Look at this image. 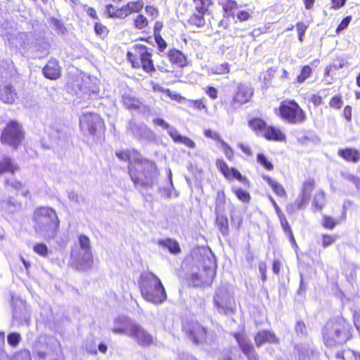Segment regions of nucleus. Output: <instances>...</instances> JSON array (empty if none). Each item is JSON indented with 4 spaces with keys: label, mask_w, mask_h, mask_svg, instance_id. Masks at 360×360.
<instances>
[{
    "label": "nucleus",
    "mask_w": 360,
    "mask_h": 360,
    "mask_svg": "<svg viewBox=\"0 0 360 360\" xmlns=\"http://www.w3.org/2000/svg\"><path fill=\"white\" fill-rule=\"evenodd\" d=\"M94 30L96 34L99 36H105L108 33V29L105 26L100 22H96L94 25Z\"/></svg>",
    "instance_id": "e2e57ef3"
},
{
    "label": "nucleus",
    "mask_w": 360,
    "mask_h": 360,
    "mask_svg": "<svg viewBox=\"0 0 360 360\" xmlns=\"http://www.w3.org/2000/svg\"><path fill=\"white\" fill-rule=\"evenodd\" d=\"M204 15H193L191 17L190 21L192 24L195 25L198 27H202L205 24V20L203 18Z\"/></svg>",
    "instance_id": "052dcab7"
},
{
    "label": "nucleus",
    "mask_w": 360,
    "mask_h": 360,
    "mask_svg": "<svg viewBox=\"0 0 360 360\" xmlns=\"http://www.w3.org/2000/svg\"><path fill=\"white\" fill-rule=\"evenodd\" d=\"M33 250L41 257H46L48 255V248L44 243H37L34 245Z\"/></svg>",
    "instance_id": "a18cd8bd"
},
{
    "label": "nucleus",
    "mask_w": 360,
    "mask_h": 360,
    "mask_svg": "<svg viewBox=\"0 0 360 360\" xmlns=\"http://www.w3.org/2000/svg\"><path fill=\"white\" fill-rule=\"evenodd\" d=\"M232 191L239 200L242 201L243 202H248L250 201V195L248 192L243 190L240 188L236 187H233Z\"/></svg>",
    "instance_id": "58836bf2"
},
{
    "label": "nucleus",
    "mask_w": 360,
    "mask_h": 360,
    "mask_svg": "<svg viewBox=\"0 0 360 360\" xmlns=\"http://www.w3.org/2000/svg\"><path fill=\"white\" fill-rule=\"evenodd\" d=\"M351 20H352V17L351 16H347L345 17L340 22V24L338 25L337 30H336V32L338 34L340 33L341 31L344 30L345 29H346L349 22H351Z\"/></svg>",
    "instance_id": "774afa93"
},
{
    "label": "nucleus",
    "mask_w": 360,
    "mask_h": 360,
    "mask_svg": "<svg viewBox=\"0 0 360 360\" xmlns=\"http://www.w3.org/2000/svg\"><path fill=\"white\" fill-rule=\"evenodd\" d=\"M44 76L50 79H56L60 76V68L55 59L49 60L43 69Z\"/></svg>",
    "instance_id": "412c9836"
},
{
    "label": "nucleus",
    "mask_w": 360,
    "mask_h": 360,
    "mask_svg": "<svg viewBox=\"0 0 360 360\" xmlns=\"http://www.w3.org/2000/svg\"><path fill=\"white\" fill-rule=\"evenodd\" d=\"M264 136L269 139L277 141H283L285 139V135L278 128L267 127Z\"/></svg>",
    "instance_id": "393cba45"
},
{
    "label": "nucleus",
    "mask_w": 360,
    "mask_h": 360,
    "mask_svg": "<svg viewBox=\"0 0 360 360\" xmlns=\"http://www.w3.org/2000/svg\"><path fill=\"white\" fill-rule=\"evenodd\" d=\"M80 129L84 135H95L103 127V122L98 114L84 112L79 119Z\"/></svg>",
    "instance_id": "1a4fd4ad"
},
{
    "label": "nucleus",
    "mask_w": 360,
    "mask_h": 360,
    "mask_svg": "<svg viewBox=\"0 0 360 360\" xmlns=\"http://www.w3.org/2000/svg\"><path fill=\"white\" fill-rule=\"evenodd\" d=\"M214 301L219 312L224 314L233 312L235 302L230 294H216Z\"/></svg>",
    "instance_id": "2eb2a0df"
},
{
    "label": "nucleus",
    "mask_w": 360,
    "mask_h": 360,
    "mask_svg": "<svg viewBox=\"0 0 360 360\" xmlns=\"http://www.w3.org/2000/svg\"><path fill=\"white\" fill-rule=\"evenodd\" d=\"M24 139L22 127L16 122L11 121L3 131L1 136V142L16 148Z\"/></svg>",
    "instance_id": "6e6552de"
},
{
    "label": "nucleus",
    "mask_w": 360,
    "mask_h": 360,
    "mask_svg": "<svg viewBox=\"0 0 360 360\" xmlns=\"http://www.w3.org/2000/svg\"><path fill=\"white\" fill-rule=\"evenodd\" d=\"M335 356L341 360H360V354L349 349L337 352Z\"/></svg>",
    "instance_id": "7c9ffc66"
},
{
    "label": "nucleus",
    "mask_w": 360,
    "mask_h": 360,
    "mask_svg": "<svg viewBox=\"0 0 360 360\" xmlns=\"http://www.w3.org/2000/svg\"><path fill=\"white\" fill-rule=\"evenodd\" d=\"M139 285L141 292H165L160 280L151 272H143L141 274Z\"/></svg>",
    "instance_id": "9b49d317"
},
{
    "label": "nucleus",
    "mask_w": 360,
    "mask_h": 360,
    "mask_svg": "<svg viewBox=\"0 0 360 360\" xmlns=\"http://www.w3.org/2000/svg\"><path fill=\"white\" fill-rule=\"evenodd\" d=\"M238 8L236 1L229 0L223 6L224 11L227 15H233L232 11Z\"/></svg>",
    "instance_id": "603ef678"
},
{
    "label": "nucleus",
    "mask_w": 360,
    "mask_h": 360,
    "mask_svg": "<svg viewBox=\"0 0 360 360\" xmlns=\"http://www.w3.org/2000/svg\"><path fill=\"white\" fill-rule=\"evenodd\" d=\"M229 72V66L227 63H224L220 64L219 65H217L213 69V72L214 74H217V75L226 74V73H228Z\"/></svg>",
    "instance_id": "4d7b16f0"
},
{
    "label": "nucleus",
    "mask_w": 360,
    "mask_h": 360,
    "mask_svg": "<svg viewBox=\"0 0 360 360\" xmlns=\"http://www.w3.org/2000/svg\"><path fill=\"white\" fill-rule=\"evenodd\" d=\"M255 344L257 347H260L264 343H278V339L276 335L268 330H262L257 333L255 337Z\"/></svg>",
    "instance_id": "4be33fe9"
},
{
    "label": "nucleus",
    "mask_w": 360,
    "mask_h": 360,
    "mask_svg": "<svg viewBox=\"0 0 360 360\" xmlns=\"http://www.w3.org/2000/svg\"><path fill=\"white\" fill-rule=\"evenodd\" d=\"M147 302L154 304L162 303L167 299V294H141Z\"/></svg>",
    "instance_id": "473e14b6"
},
{
    "label": "nucleus",
    "mask_w": 360,
    "mask_h": 360,
    "mask_svg": "<svg viewBox=\"0 0 360 360\" xmlns=\"http://www.w3.org/2000/svg\"><path fill=\"white\" fill-rule=\"evenodd\" d=\"M129 337L142 347L149 346L153 342L151 335L136 323L132 328L131 333H129Z\"/></svg>",
    "instance_id": "a211bd4d"
},
{
    "label": "nucleus",
    "mask_w": 360,
    "mask_h": 360,
    "mask_svg": "<svg viewBox=\"0 0 360 360\" xmlns=\"http://www.w3.org/2000/svg\"><path fill=\"white\" fill-rule=\"evenodd\" d=\"M11 304L13 306V316L16 318L19 313L27 310L26 302L18 294H14L11 296Z\"/></svg>",
    "instance_id": "b1692460"
},
{
    "label": "nucleus",
    "mask_w": 360,
    "mask_h": 360,
    "mask_svg": "<svg viewBox=\"0 0 360 360\" xmlns=\"http://www.w3.org/2000/svg\"><path fill=\"white\" fill-rule=\"evenodd\" d=\"M220 144L226 157L229 160H231L233 155L232 148L224 140H220Z\"/></svg>",
    "instance_id": "13d9d810"
},
{
    "label": "nucleus",
    "mask_w": 360,
    "mask_h": 360,
    "mask_svg": "<svg viewBox=\"0 0 360 360\" xmlns=\"http://www.w3.org/2000/svg\"><path fill=\"white\" fill-rule=\"evenodd\" d=\"M264 180L271 187L274 192L279 197L285 198L287 196L286 191L283 186L277 181L273 180L270 176L264 175Z\"/></svg>",
    "instance_id": "a878e982"
},
{
    "label": "nucleus",
    "mask_w": 360,
    "mask_h": 360,
    "mask_svg": "<svg viewBox=\"0 0 360 360\" xmlns=\"http://www.w3.org/2000/svg\"><path fill=\"white\" fill-rule=\"evenodd\" d=\"M314 181L311 179H308L303 183L301 193L303 194L304 195L311 198V194L312 191L314 190Z\"/></svg>",
    "instance_id": "37998d69"
},
{
    "label": "nucleus",
    "mask_w": 360,
    "mask_h": 360,
    "mask_svg": "<svg viewBox=\"0 0 360 360\" xmlns=\"http://www.w3.org/2000/svg\"><path fill=\"white\" fill-rule=\"evenodd\" d=\"M337 224V222L335 221V219L329 216L324 215L323 219V226L329 229H333L335 225Z\"/></svg>",
    "instance_id": "bf43d9fd"
},
{
    "label": "nucleus",
    "mask_w": 360,
    "mask_h": 360,
    "mask_svg": "<svg viewBox=\"0 0 360 360\" xmlns=\"http://www.w3.org/2000/svg\"><path fill=\"white\" fill-rule=\"evenodd\" d=\"M226 195L223 191H218L215 199V214H221L224 211Z\"/></svg>",
    "instance_id": "2f4dec72"
},
{
    "label": "nucleus",
    "mask_w": 360,
    "mask_h": 360,
    "mask_svg": "<svg viewBox=\"0 0 360 360\" xmlns=\"http://www.w3.org/2000/svg\"><path fill=\"white\" fill-rule=\"evenodd\" d=\"M309 199V197L304 195L303 194L301 193L300 196L298 197L295 202L296 208L300 210L305 207L306 205L308 204Z\"/></svg>",
    "instance_id": "864d4df0"
},
{
    "label": "nucleus",
    "mask_w": 360,
    "mask_h": 360,
    "mask_svg": "<svg viewBox=\"0 0 360 360\" xmlns=\"http://www.w3.org/2000/svg\"><path fill=\"white\" fill-rule=\"evenodd\" d=\"M32 223L37 235L45 239H51L57 234L60 220L54 209L39 207L33 212Z\"/></svg>",
    "instance_id": "f257e3e1"
},
{
    "label": "nucleus",
    "mask_w": 360,
    "mask_h": 360,
    "mask_svg": "<svg viewBox=\"0 0 360 360\" xmlns=\"http://www.w3.org/2000/svg\"><path fill=\"white\" fill-rule=\"evenodd\" d=\"M168 134L173 139L175 143H179L184 136L181 135L179 131L173 127H170L167 130Z\"/></svg>",
    "instance_id": "8fccbe9b"
},
{
    "label": "nucleus",
    "mask_w": 360,
    "mask_h": 360,
    "mask_svg": "<svg viewBox=\"0 0 360 360\" xmlns=\"http://www.w3.org/2000/svg\"><path fill=\"white\" fill-rule=\"evenodd\" d=\"M173 99L176 101L177 102L180 103H184L186 106L189 108H193L195 100H190L186 99V98L179 95V94H174Z\"/></svg>",
    "instance_id": "6e6d98bb"
},
{
    "label": "nucleus",
    "mask_w": 360,
    "mask_h": 360,
    "mask_svg": "<svg viewBox=\"0 0 360 360\" xmlns=\"http://www.w3.org/2000/svg\"><path fill=\"white\" fill-rule=\"evenodd\" d=\"M207 276L204 278L202 275L198 274H193L191 276V285L193 286H204L209 285L214 275V269L212 268H208L206 270Z\"/></svg>",
    "instance_id": "aec40b11"
},
{
    "label": "nucleus",
    "mask_w": 360,
    "mask_h": 360,
    "mask_svg": "<svg viewBox=\"0 0 360 360\" xmlns=\"http://www.w3.org/2000/svg\"><path fill=\"white\" fill-rule=\"evenodd\" d=\"M338 155L347 161L356 162L360 159V153L358 150L352 148L341 149Z\"/></svg>",
    "instance_id": "c85d7f7f"
},
{
    "label": "nucleus",
    "mask_w": 360,
    "mask_h": 360,
    "mask_svg": "<svg viewBox=\"0 0 360 360\" xmlns=\"http://www.w3.org/2000/svg\"><path fill=\"white\" fill-rule=\"evenodd\" d=\"M136 323L132 321L127 316H118L114 319L113 326L111 330L114 333L124 334L129 336L132 328L135 326Z\"/></svg>",
    "instance_id": "dca6fc26"
},
{
    "label": "nucleus",
    "mask_w": 360,
    "mask_h": 360,
    "mask_svg": "<svg viewBox=\"0 0 360 360\" xmlns=\"http://www.w3.org/2000/svg\"><path fill=\"white\" fill-rule=\"evenodd\" d=\"M158 244L167 248L172 254H178L181 251L179 243L176 240L170 238L159 240Z\"/></svg>",
    "instance_id": "c756f323"
},
{
    "label": "nucleus",
    "mask_w": 360,
    "mask_h": 360,
    "mask_svg": "<svg viewBox=\"0 0 360 360\" xmlns=\"http://www.w3.org/2000/svg\"><path fill=\"white\" fill-rule=\"evenodd\" d=\"M70 258V264L78 270H87L92 265L91 250L75 247L71 252Z\"/></svg>",
    "instance_id": "9d476101"
},
{
    "label": "nucleus",
    "mask_w": 360,
    "mask_h": 360,
    "mask_svg": "<svg viewBox=\"0 0 360 360\" xmlns=\"http://www.w3.org/2000/svg\"><path fill=\"white\" fill-rule=\"evenodd\" d=\"M127 130L139 139L149 141L153 139L155 136L153 131L144 124L130 122Z\"/></svg>",
    "instance_id": "4468645a"
},
{
    "label": "nucleus",
    "mask_w": 360,
    "mask_h": 360,
    "mask_svg": "<svg viewBox=\"0 0 360 360\" xmlns=\"http://www.w3.org/2000/svg\"><path fill=\"white\" fill-rule=\"evenodd\" d=\"M297 352L301 360H308L312 350L309 346L300 345L297 347Z\"/></svg>",
    "instance_id": "a19ab883"
},
{
    "label": "nucleus",
    "mask_w": 360,
    "mask_h": 360,
    "mask_svg": "<svg viewBox=\"0 0 360 360\" xmlns=\"http://www.w3.org/2000/svg\"><path fill=\"white\" fill-rule=\"evenodd\" d=\"M325 204V195L323 191L317 192L313 200V206L319 210H322Z\"/></svg>",
    "instance_id": "4c0bfd02"
},
{
    "label": "nucleus",
    "mask_w": 360,
    "mask_h": 360,
    "mask_svg": "<svg viewBox=\"0 0 360 360\" xmlns=\"http://www.w3.org/2000/svg\"><path fill=\"white\" fill-rule=\"evenodd\" d=\"M249 125L252 130L264 134L266 129V124L264 120L259 118H255L249 122Z\"/></svg>",
    "instance_id": "f704fd0d"
},
{
    "label": "nucleus",
    "mask_w": 360,
    "mask_h": 360,
    "mask_svg": "<svg viewBox=\"0 0 360 360\" xmlns=\"http://www.w3.org/2000/svg\"><path fill=\"white\" fill-rule=\"evenodd\" d=\"M17 98V92L11 82L5 81L0 85V100L5 103L11 104Z\"/></svg>",
    "instance_id": "6ab92c4d"
},
{
    "label": "nucleus",
    "mask_w": 360,
    "mask_h": 360,
    "mask_svg": "<svg viewBox=\"0 0 360 360\" xmlns=\"http://www.w3.org/2000/svg\"><path fill=\"white\" fill-rule=\"evenodd\" d=\"M278 115L290 124H300L307 120L305 112L294 100L283 101L278 108Z\"/></svg>",
    "instance_id": "0eeeda50"
},
{
    "label": "nucleus",
    "mask_w": 360,
    "mask_h": 360,
    "mask_svg": "<svg viewBox=\"0 0 360 360\" xmlns=\"http://www.w3.org/2000/svg\"><path fill=\"white\" fill-rule=\"evenodd\" d=\"M144 4L143 1H130L125 6L129 11V14L131 13H138L143 7Z\"/></svg>",
    "instance_id": "ea45409f"
},
{
    "label": "nucleus",
    "mask_w": 360,
    "mask_h": 360,
    "mask_svg": "<svg viewBox=\"0 0 360 360\" xmlns=\"http://www.w3.org/2000/svg\"><path fill=\"white\" fill-rule=\"evenodd\" d=\"M129 172L136 186L152 188L158 176L155 164L146 159L138 160L134 165L130 162Z\"/></svg>",
    "instance_id": "f03ea898"
},
{
    "label": "nucleus",
    "mask_w": 360,
    "mask_h": 360,
    "mask_svg": "<svg viewBox=\"0 0 360 360\" xmlns=\"http://www.w3.org/2000/svg\"><path fill=\"white\" fill-rule=\"evenodd\" d=\"M311 75V68L309 65H304L301 70L300 75L297 77V82L300 84L303 83Z\"/></svg>",
    "instance_id": "79ce46f5"
},
{
    "label": "nucleus",
    "mask_w": 360,
    "mask_h": 360,
    "mask_svg": "<svg viewBox=\"0 0 360 360\" xmlns=\"http://www.w3.org/2000/svg\"><path fill=\"white\" fill-rule=\"evenodd\" d=\"M233 178L238 179L239 181H240L243 184H246L248 182L246 177L243 176L241 175V174L240 173V172L234 168H232V171L231 173V179Z\"/></svg>",
    "instance_id": "0e129e2a"
},
{
    "label": "nucleus",
    "mask_w": 360,
    "mask_h": 360,
    "mask_svg": "<svg viewBox=\"0 0 360 360\" xmlns=\"http://www.w3.org/2000/svg\"><path fill=\"white\" fill-rule=\"evenodd\" d=\"M233 178L238 179L239 181H240L243 184H246L248 182L246 177L243 176L241 175V174L240 173V172L234 168H232V171L231 173V179Z\"/></svg>",
    "instance_id": "69168bd1"
},
{
    "label": "nucleus",
    "mask_w": 360,
    "mask_h": 360,
    "mask_svg": "<svg viewBox=\"0 0 360 360\" xmlns=\"http://www.w3.org/2000/svg\"><path fill=\"white\" fill-rule=\"evenodd\" d=\"M32 352L36 355V360H63L55 341L46 336L39 337L33 345Z\"/></svg>",
    "instance_id": "423d86ee"
},
{
    "label": "nucleus",
    "mask_w": 360,
    "mask_h": 360,
    "mask_svg": "<svg viewBox=\"0 0 360 360\" xmlns=\"http://www.w3.org/2000/svg\"><path fill=\"white\" fill-rule=\"evenodd\" d=\"M20 340L21 336L18 333H11L7 336L8 343L13 347H17Z\"/></svg>",
    "instance_id": "c03bdc74"
},
{
    "label": "nucleus",
    "mask_w": 360,
    "mask_h": 360,
    "mask_svg": "<svg viewBox=\"0 0 360 360\" xmlns=\"http://www.w3.org/2000/svg\"><path fill=\"white\" fill-rule=\"evenodd\" d=\"M183 328L195 343H199L205 338V329L198 323L186 322L183 324Z\"/></svg>",
    "instance_id": "ddd939ff"
},
{
    "label": "nucleus",
    "mask_w": 360,
    "mask_h": 360,
    "mask_svg": "<svg viewBox=\"0 0 360 360\" xmlns=\"http://www.w3.org/2000/svg\"><path fill=\"white\" fill-rule=\"evenodd\" d=\"M217 215V224L223 235H226L229 232L228 219L226 217L221 214Z\"/></svg>",
    "instance_id": "e433bc0d"
},
{
    "label": "nucleus",
    "mask_w": 360,
    "mask_h": 360,
    "mask_svg": "<svg viewBox=\"0 0 360 360\" xmlns=\"http://www.w3.org/2000/svg\"><path fill=\"white\" fill-rule=\"evenodd\" d=\"M241 351L247 356L248 360H258V356L255 351L254 346L250 340L243 333H234L233 335Z\"/></svg>",
    "instance_id": "f8f14e48"
},
{
    "label": "nucleus",
    "mask_w": 360,
    "mask_h": 360,
    "mask_svg": "<svg viewBox=\"0 0 360 360\" xmlns=\"http://www.w3.org/2000/svg\"><path fill=\"white\" fill-rule=\"evenodd\" d=\"M153 89L154 91L162 92L165 94L167 96L173 99L174 94L168 89H165L161 86L160 84L153 83Z\"/></svg>",
    "instance_id": "680f3d73"
},
{
    "label": "nucleus",
    "mask_w": 360,
    "mask_h": 360,
    "mask_svg": "<svg viewBox=\"0 0 360 360\" xmlns=\"http://www.w3.org/2000/svg\"><path fill=\"white\" fill-rule=\"evenodd\" d=\"M4 184L6 193H0V209L6 213L13 214L21 209V203L11 195L20 194L27 198L30 191L25 184L15 179H6Z\"/></svg>",
    "instance_id": "7ed1b4c3"
},
{
    "label": "nucleus",
    "mask_w": 360,
    "mask_h": 360,
    "mask_svg": "<svg viewBox=\"0 0 360 360\" xmlns=\"http://www.w3.org/2000/svg\"><path fill=\"white\" fill-rule=\"evenodd\" d=\"M10 360H32V359L30 352L27 349H24L18 352Z\"/></svg>",
    "instance_id": "3c124183"
},
{
    "label": "nucleus",
    "mask_w": 360,
    "mask_h": 360,
    "mask_svg": "<svg viewBox=\"0 0 360 360\" xmlns=\"http://www.w3.org/2000/svg\"><path fill=\"white\" fill-rule=\"evenodd\" d=\"M134 25L137 29H143L148 25V20L144 15L139 14L134 19Z\"/></svg>",
    "instance_id": "49530a36"
},
{
    "label": "nucleus",
    "mask_w": 360,
    "mask_h": 360,
    "mask_svg": "<svg viewBox=\"0 0 360 360\" xmlns=\"http://www.w3.org/2000/svg\"><path fill=\"white\" fill-rule=\"evenodd\" d=\"M205 98L195 100L193 108L198 110H204L207 112L208 109L205 103Z\"/></svg>",
    "instance_id": "338daca9"
},
{
    "label": "nucleus",
    "mask_w": 360,
    "mask_h": 360,
    "mask_svg": "<svg viewBox=\"0 0 360 360\" xmlns=\"http://www.w3.org/2000/svg\"><path fill=\"white\" fill-rule=\"evenodd\" d=\"M168 57L169 60L176 64L180 67H184L186 65V58L180 51L176 49L171 50L169 52Z\"/></svg>",
    "instance_id": "cd10ccee"
},
{
    "label": "nucleus",
    "mask_w": 360,
    "mask_h": 360,
    "mask_svg": "<svg viewBox=\"0 0 360 360\" xmlns=\"http://www.w3.org/2000/svg\"><path fill=\"white\" fill-rule=\"evenodd\" d=\"M257 162L262 165L266 169L271 171L274 169L272 163L269 161L263 154L257 155Z\"/></svg>",
    "instance_id": "09e8293b"
},
{
    "label": "nucleus",
    "mask_w": 360,
    "mask_h": 360,
    "mask_svg": "<svg viewBox=\"0 0 360 360\" xmlns=\"http://www.w3.org/2000/svg\"><path fill=\"white\" fill-rule=\"evenodd\" d=\"M195 9L200 15H205L212 4L211 0H193Z\"/></svg>",
    "instance_id": "72a5a7b5"
},
{
    "label": "nucleus",
    "mask_w": 360,
    "mask_h": 360,
    "mask_svg": "<svg viewBox=\"0 0 360 360\" xmlns=\"http://www.w3.org/2000/svg\"><path fill=\"white\" fill-rule=\"evenodd\" d=\"M253 95L252 88L247 84L240 83L238 85L237 91L233 95L232 103L243 105L248 102Z\"/></svg>",
    "instance_id": "f3484780"
},
{
    "label": "nucleus",
    "mask_w": 360,
    "mask_h": 360,
    "mask_svg": "<svg viewBox=\"0 0 360 360\" xmlns=\"http://www.w3.org/2000/svg\"><path fill=\"white\" fill-rule=\"evenodd\" d=\"M323 337L326 346L333 348L346 343L350 334L342 320L330 321L323 328Z\"/></svg>",
    "instance_id": "20e7f679"
},
{
    "label": "nucleus",
    "mask_w": 360,
    "mask_h": 360,
    "mask_svg": "<svg viewBox=\"0 0 360 360\" xmlns=\"http://www.w3.org/2000/svg\"><path fill=\"white\" fill-rule=\"evenodd\" d=\"M122 103L129 110L139 109L141 105L140 100L130 94H124L122 96Z\"/></svg>",
    "instance_id": "bb28decb"
},
{
    "label": "nucleus",
    "mask_w": 360,
    "mask_h": 360,
    "mask_svg": "<svg viewBox=\"0 0 360 360\" xmlns=\"http://www.w3.org/2000/svg\"><path fill=\"white\" fill-rule=\"evenodd\" d=\"M127 58L131 62L133 68H142L148 73L155 71L152 60V53L150 49L140 44L133 45L127 53Z\"/></svg>",
    "instance_id": "39448f33"
},
{
    "label": "nucleus",
    "mask_w": 360,
    "mask_h": 360,
    "mask_svg": "<svg viewBox=\"0 0 360 360\" xmlns=\"http://www.w3.org/2000/svg\"><path fill=\"white\" fill-rule=\"evenodd\" d=\"M18 169V166L11 158L5 157L0 160V176L6 174L13 175Z\"/></svg>",
    "instance_id": "5701e85b"
},
{
    "label": "nucleus",
    "mask_w": 360,
    "mask_h": 360,
    "mask_svg": "<svg viewBox=\"0 0 360 360\" xmlns=\"http://www.w3.org/2000/svg\"><path fill=\"white\" fill-rule=\"evenodd\" d=\"M329 105L331 108L335 109H340L343 105V101L342 99L341 96H333L329 103Z\"/></svg>",
    "instance_id": "5fc2aeb1"
},
{
    "label": "nucleus",
    "mask_w": 360,
    "mask_h": 360,
    "mask_svg": "<svg viewBox=\"0 0 360 360\" xmlns=\"http://www.w3.org/2000/svg\"><path fill=\"white\" fill-rule=\"evenodd\" d=\"M216 166L226 179H231L232 168H230L222 159H217L216 160Z\"/></svg>",
    "instance_id": "c9c22d12"
},
{
    "label": "nucleus",
    "mask_w": 360,
    "mask_h": 360,
    "mask_svg": "<svg viewBox=\"0 0 360 360\" xmlns=\"http://www.w3.org/2000/svg\"><path fill=\"white\" fill-rule=\"evenodd\" d=\"M79 246L78 248L91 250L90 240L89 237L85 235H80L78 238Z\"/></svg>",
    "instance_id": "de8ad7c7"
}]
</instances>
